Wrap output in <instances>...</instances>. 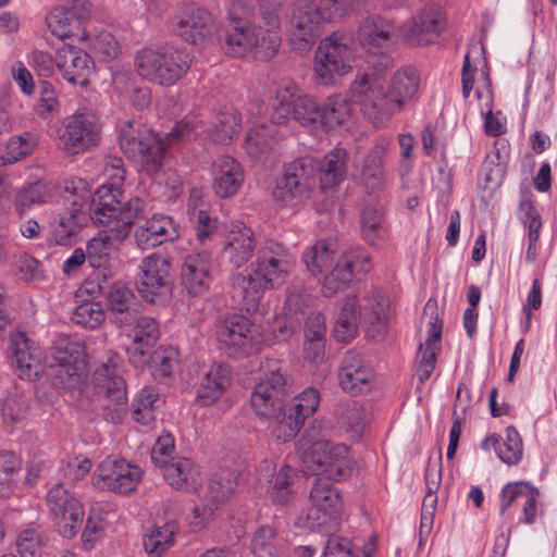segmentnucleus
I'll return each instance as SVG.
<instances>
[{"label": "nucleus", "instance_id": "25", "mask_svg": "<svg viewBox=\"0 0 557 557\" xmlns=\"http://www.w3.org/2000/svg\"><path fill=\"white\" fill-rule=\"evenodd\" d=\"M132 326V343L127 347L129 361L137 368L147 363V355L159 338V325L157 321L148 315L138 314L132 317V322L124 324V327Z\"/></svg>", "mask_w": 557, "mask_h": 557}, {"label": "nucleus", "instance_id": "42", "mask_svg": "<svg viewBox=\"0 0 557 557\" xmlns=\"http://www.w3.org/2000/svg\"><path fill=\"white\" fill-rule=\"evenodd\" d=\"M107 227V230L98 232L87 243V260L92 268H106L116 249V245L124 239L115 236L116 231L112 226Z\"/></svg>", "mask_w": 557, "mask_h": 557}, {"label": "nucleus", "instance_id": "26", "mask_svg": "<svg viewBox=\"0 0 557 557\" xmlns=\"http://www.w3.org/2000/svg\"><path fill=\"white\" fill-rule=\"evenodd\" d=\"M338 382L351 395L364 394L372 387L373 370L361 355L347 351L341 362Z\"/></svg>", "mask_w": 557, "mask_h": 557}, {"label": "nucleus", "instance_id": "52", "mask_svg": "<svg viewBox=\"0 0 557 557\" xmlns=\"http://www.w3.org/2000/svg\"><path fill=\"white\" fill-rule=\"evenodd\" d=\"M161 400L159 394L151 387L143 388L132 404L133 419L143 425L154 421Z\"/></svg>", "mask_w": 557, "mask_h": 557}, {"label": "nucleus", "instance_id": "61", "mask_svg": "<svg viewBox=\"0 0 557 557\" xmlns=\"http://www.w3.org/2000/svg\"><path fill=\"white\" fill-rule=\"evenodd\" d=\"M36 145L37 139L35 135L29 132H25L18 136H13L7 143L2 159L9 163L15 162L30 154Z\"/></svg>", "mask_w": 557, "mask_h": 557}, {"label": "nucleus", "instance_id": "13", "mask_svg": "<svg viewBox=\"0 0 557 557\" xmlns=\"http://www.w3.org/2000/svg\"><path fill=\"white\" fill-rule=\"evenodd\" d=\"M94 382L97 393L106 398L103 418L114 424L121 423L127 412V397L117 356L110 357L107 363L96 369Z\"/></svg>", "mask_w": 557, "mask_h": 557}, {"label": "nucleus", "instance_id": "22", "mask_svg": "<svg viewBox=\"0 0 557 557\" xmlns=\"http://www.w3.org/2000/svg\"><path fill=\"white\" fill-rule=\"evenodd\" d=\"M372 268L370 256L363 249H351L345 252L335 267L324 276L322 293L332 297L359 274L368 273Z\"/></svg>", "mask_w": 557, "mask_h": 557}, {"label": "nucleus", "instance_id": "24", "mask_svg": "<svg viewBox=\"0 0 557 557\" xmlns=\"http://www.w3.org/2000/svg\"><path fill=\"white\" fill-rule=\"evenodd\" d=\"M357 311L368 336L374 341L383 338L389 318L388 298L380 290H372L357 300Z\"/></svg>", "mask_w": 557, "mask_h": 557}, {"label": "nucleus", "instance_id": "7", "mask_svg": "<svg viewBox=\"0 0 557 557\" xmlns=\"http://www.w3.org/2000/svg\"><path fill=\"white\" fill-rule=\"evenodd\" d=\"M356 57L352 34L334 32L322 39L314 54V78L320 85L331 86L337 77L350 73Z\"/></svg>", "mask_w": 557, "mask_h": 557}, {"label": "nucleus", "instance_id": "27", "mask_svg": "<svg viewBox=\"0 0 557 557\" xmlns=\"http://www.w3.org/2000/svg\"><path fill=\"white\" fill-rule=\"evenodd\" d=\"M212 190L222 199L238 194L245 182L242 163L231 156H220L211 164Z\"/></svg>", "mask_w": 557, "mask_h": 557}, {"label": "nucleus", "instance_id": "35", "mask_svg": "<svg viewBox=\"0 0 557 557\" xmlns=\"http://www.w3.org/2000/svg\"><path fill=\"white\" fill-rule=\"evenodd\" d=\"M391 145L387 138L380 139L372 146L360 169L359 180L361 185L370 190H379L386 184V172L384 170V158Z\"/></svg>", "mask_w": 557, "mask_h": 557}, {"label": "nucleus", "instance_id": "28", "mask_svg": "<svg viewBox=\"0 0 557 557\" xmlns=\"http://www.w3.org/2000/svg\"><path fill=\"white\" fill-rule=\"evenodd\" d=\"M211 252L207 248L188 253L181 270L182 285L191 296L205 295L211 282Z\"/></svg>", "mask_w": 557, "mask_h": 557}, {"label": "nucleus", "instance_id": "19", "mask_svg": "<svg viewBox=\"0 0 557 557\" xmlns=\"http://www.w3.org/2000/svg\"><path fill=\"white\" fill-rule=\"evenodd\" d=\"M325 22L313 0H298L289 22V36L294 47L298 50L309 49L320 36Z\"/></svg>", "mask_w": 557, "mask_h": 557}, {"label": "nucleus", "instance_id": "48", "mask_svg": "<svg viewBox=\"0 0 557 557\" xmlns=\"http://www.w3.org/2000/svg\"><path fill=\"white\" fill-rule=\"evenodd\" d=\"M347 153L342 148H335L325 154L319 168V176L322 189L333 188L344 181L346 176Z\"/></svg>", "mask_w": 557, "mask_h": 557}, {"label": "nucleus", "instance_id": "45", "mask_svg": "<svg viewBox=\"0 0 557 557\" xmlns=\"http://www.w3.org/2000/svg\"><path fill=\"white\" fill-rule=\"evenodd\" d=\"M54 185L37 181L23 186L15 195L14 207L18 214H24L35 206L51 201L53 198Z\"/></svg>", "mask_w": 557, "mask_h": 557}, {"label": "nucleus", "instance_id": "5", "mask_svg": "<svg viewBox=\"0 0 557 557\" xmlns=\"http://www.w3.org/2000/svg\"><path fill=\"white\" fill-rule=\"evenodd\" d=\"M122 188L103 184L92 200L91 220L103 226H112L117 238H126L133 223L145 213V201L138 197L122 202Z\"/></svg>", "mask_w": 557, "mask_h": 557}, {"label": "nucleus", "instance_id": "17", "mask_svg": "<svg viewBox=\"0 0 557 557\" xmlns=\"http://www.w3.org/2000/svg\"><path fill=\"white\" fill-rule=\"evenodd\" d=\"M47 505L59 533L63 537H73L84 518V508L79 499L63 484H55L47 494Z\"/></svg>", "mask_w": 557, "mask_h": 557}, {"label": "nucleus", "instance_id": "62", "mask_svg": "<svg viewBox=\"0 0 557 557\" xmlns=\"http://www.w3.org/2000/svg\"><path fill=\"white\" fill-rule=\"evenodd\" d=\"M44 545L41 532L32 527L22 530L16 539V547L22 557H41Z\"/></svg>", "mask_w": 557, "mask_h": 557}, {"label": "nucleus", "instance_id": "46", "mask_svg": "<svg viewBox=\"0 0 557 557\" xmlns=\"http://www.w3.org/2000/svg\"><path fill=\"white\" fill-rule=\"evenodd\" d=\"M285 548V540L270 525L259 527L251 535L250 550L256 557H278Z\"/></svg>", "mask_w": 557, "mask_h": 557}, {"label": "nucleus", "instance_id": "30", "mask_svg": "<svg viewBox=\"0 0 557 557\" xmlns=\"http://www.w3.org/2000/svg\"><path fill=\"white\" fill-rule=\"evenodd\" d=\"M55 65L63 78L73 85L85 86L94 72V61L88 53L70 45L58 49Z\"/></svg>", "mask_w": 557, "mask_h": 557}, {"label": "nucleus", "instance_id": "50", "mask_svg": "<svg viewBox=\"0 0 557 557\" xmlns=\"http://www.w3.org/2000/svg\"><path fill=\"white\" fill-rule=\"evenodd\" d=\"M151 375L157 381L169 377L178 366V350L172 346H160L147 355V363Z\"/></svg>", "mask_w": 557, "mask_h": 557}, {"label": "nucleus", "instance_id": "54", "mask_svg": "<svg viewBox=\"0 0 557 557\" xmlns=\"http://www.w3.org/2000/svg\"><path fill=\"white\" fill-rule=\"evenodd\" d=\"M317 164L310 157H301L287 163L283 169V175L295 181L310 194L315 183Z\"/></svg>", "mask_w": 557, "mask_h": 557}, {"label": "nucleus", "instance_id": "59", "mask_svg": "<svg viewBox=\"0 0 557 557\" xmlns=\"http://www.w3.org/2000/svg\"><path fill=\"white\" fill-rule=\"evenodd\" d=\"M82 40H90L91 51L101 58L103 61L113 60L120 52L117 40L109 32H100L99 34L90 37L87 32L82 35Z\"/></svg>", "mask_w": 557, "mask_h": 557}, {"label": "nucleus", "instance_id": "49", "mask_svg": "<svg viewBox=\"0 0 557 557\" xmlns=\"http://www.w3.org/2000/svg\"><path fill=\"white\" fill-rule=\"evenodd\" d=\"M351 109L342 96H333L319 107L318 125L326 131L344 125L350 117Z\"/></svg>", "mask_w": 557, "mask_h": 557}, {"label": "nucleus", "instance_id": "58", "mask_svg": "<svg viewBox=\"0 0 557 557\" xmlns=\"http://www.w3.org/2000/svg\"><path fill=\"white\" fill-rule=\"evenodd\" d=\"M236 486L237 474L230 469H223L211 478L209 482V497L219 505L231 497Z\"/></svg>", "mask_w": 557, "mask_h": 557}, {"label": "nucleus", "instance_id": "34", "mask_svg": "<svg viewBox=\"0 0 557 557\" xmlns=\"http://www.w3.org/2000/svg\"><path fill=\"white\" fill-rule=\"evenodd\" d=\"M181 37L195 45H201L215 30L211 14L195 4L187 5L177 22Z\"/></svg>", "mask_w": 557, "mask_h": 557}, {"label": "nucleus", "instance_id": "47", "mask_svg": "<svg viewBox=\"0 0 557 557\" xmlns=\"http://www.w3.org/2000/svg\"><path fill=\"white\" fill-rule=\"evenodd\" d=\"M336 249V243L333 240H319L308 247L302 255L307 270L314 276L330 270L335 259Z\"/></svg>", "mask_w": 557, "mask_h": 557}, {"label": "nucleus", "instance_id": "1", "mask_svg": "<svg viewBox=\"0 0 557 557\" xmlns=\"http://www.w3.org/2000/svg\"><path fill=\"white\" fill-rule=\"evenodd\" d=\"M296 264L289 249L275 240H267L249 267L233 277L232 297L242 309L255 311L267 289L283 285Z\"/></svg>", "mask_w": 557, "mask_h": 557}, {"label": "nucleus", "instance_id": "64", "mask_svg": "<svg viewBox=\"0 0 557 557\" xmlns=\"http://www.w3.org/2000/svg\"><path fill=\"white\" fill-rule=\"evenodd\" d=\"M174 451V438L171 434L160 435L151 449L152 462L163 469L172 460Z\"/></svg>", "mask_w": 557, "mask_h": 557}, {"label": "nucleus", "instance_id": "37", "mask_svg": "<svg viewBox=\"0 0 557 557\" xmlns=\"http://www.w3.org/2000/svg\"><path fill=\"white\" fill-rule=\"evenodd\" d=\"M442 331V321L437 317H431L428 337L424 344H420L418 351L417 376L420 383L426 382L435 369Z\"/></svg>", "mask_w": 557, "mask_h": 557}, {"label": "nucleus", "instance_id": "40", "mask_svg": "<svg viewBox=\"0 0 557 557\" xmlns=\"http://www.w3.org/2000/svg\"><path fill=\"white\" fill-rule=\"evenodd\" d=\"M178 532L180 525L174 519L156 523L143 537L145 552L149 557H162L174 545Z\"/></svg>", "mask_w": 557, "mask_h": 557}, {"label": "nucleus", "instance_id": "3", "mask_svg": "<svg viewBox=\"0 0 557 557\" xmlns=\"http://www.w3.org/2000/svg\"><path fill=\"white\" fill-rule=\"evenodd\" d=\"M331 428L324 421L315 420L297 443V454L311 473H323L329 479H347L355 461L344 444L327 441Z\"/></svg>", "mask_w": 557, "mask_h": 557}, {"label": "nucleus", "instance_id": "51", "mask_svg": "<svg viewBox=\"0 0 557 557\" xmlns=\"http://www.w3.org/2000/svg\"><path fill=\"white\" fill-rule=\"evenodd\" d=\"M311 194L304 187L299 186L295 181L289 180L285 175H281L275 183L273 189V198L280 205L286 208L296 209L306 203Z\"/></svg>", "mask_w": 557, "mask_h": 557}, {"label": "nucleus", "instance_id": "14", "mask_svg": "<svg viewBox=\"0 0 557 557\" xmlns=\"http://www.w3.org/2000/svg\"><path fill=\"white\" fill-rule=\"evenodd\" d=\"M219 348L232 358H243L258 350L261 335L256 325L244 315L233 314L215 325Z\"/></svg>", "mask_w": 557, "mask_h": 557}, {"label": "nucleus", "instance_id": "4", "mask_svg": "<svg viewBox=\"0 0 557 557\" xmlns=\"http://www.w3.org/2000/svg\"><path fill=\"white\" fill-rule=\"evenodd\" d=\"M281 5L261 8V20L256 25L236 23L227 30L225 50L236 58L253 55L257 59L273 58L281 45Z\"/></svg>", "mask_w": 557, "mask_h": 557}, {"label": "nucleus", "instance_id": "8", "mask_svg": "<svg viewBox=\"0 0 557 557\" xmlns=\"http://www.w3.org/2000/svg\"><path fill=\"white\" fill-rule=\"evenodd\" d=\"M89 191L83 180L65 183L62 195V210L55 214L49 226V242L59 246H67L87 223L86 206Z\"/></svg>", "mask_w": 557, "mask_h": 557}, {"label": "nucleus", "instance_id": "55", "mask_svg": "<svg viewBox=\"0 0 557 557\" xmlns=\"http://www.w3.org/2000/svg\"><path fill=\"white\" fill-rule=\"evenodd\" d=\"M383 207L379 203H367L361 212V231L370 245H377L384 237L382 224Z\"/></svg>", "mask_w": 557, "mask_h": 557}, {"label": "nucleus", "instance_id": "56", "mask_svg": "<svg viewBox=\"0 0 557 557\" xmlns=\"http://www.w3.org/2000/svg\"><path fill=\"white\" fill-rule=\"evenodd\" d=\"M22 469L21 458L12 451H0V497L12 494Z\"/></svg>", "mask_w": 557, "mask_h": 557}, {"label": "nucleus", "instance_id": "60", "mask_svg": "<svg viewBox=\"0 0 557 557\" xmlns=\"http://www.w3.org/2000/svg\"><path fill=\"white\" fill-rule=\"evenodd\" d=\"M106 320V312L100 302L85 301L78 305L73 314L72 321L75 324L88 329H96Z\"/></svg>", "mask_w": 557, "mask_h": 557}, {"label": "nucleus", "instance_id": "43", "mask_svg": "<svg viewBox=\"0 0 557 557\" xmlns=\"http://www.w3.org/2000/svg\"><path fill=\"white\" fill-rule=\"evenodd\" d=\"M360 317L357 311L356 296H346L338 304V314L334 324V337L338 342L351 341L358 331Z\"/></svg>", "mask_w": 557, "mask_h": 557}, {"label": "nucleus", "instance_id": "10", "mask_svg": "<svg viewBox=\"0 0 557 557\" xmlns=\"http://www.w3.org/2000/svg\"><path fill=\"white\" fill-rule=\"evenodd\" d=\"M120 147L125 156L138 162L147 174L162 169L164 145L154 132L136 121H126L120 129Z\"/></svg>", "mask_w": 557, "mask_h": 557}, {"label": "nucleus", "instance_id": "63", "mask_svg": "<svg viewBox=\"0 0 557 557\" xmlns=\"http://www.w3.org/2000/svg\"><path fill=\"white\" fill-rule=\"evenodd\" d=\"M28 409L27 399L18 393L8 395L2 401L4 422H18L25 419Z\"/></svg>", "mask_w": 557, "mask_h": 557}, {"label": "nucleus", "instance_id": "39", "mask_svg": "<svg viewBox=\"0 0 557 557\" xmlns=\"http://www.w3.org/2000/svg\"><path fill=\"white\" fill-rule=\"evenodd\" d=\"M107 302L114 323L120 327L132 322V317L137 313L136 297L123 282L119 281L111 285L107 294Z\"/></svg>", "mask_w": 557, "mask_h": 557}, {"label": "nucleus", "instance_id": "21", "mask_svg": "<svg viewBox=\"0 0 557 557\" xmlns=\"http://www.w3.org/2000/svg\"><path fill=\"white\" fill-rule=\"evenodd\" d=\"M319 401V392L312 387L306 388L296 396L293 405L285 406L283 413L278 416V425L272 428V433L276 440L287 442L294 438L306 418L317 410Z\"/></svg>", "mask_w": 557, "mask_h": 557}, {"label": "nucleus", "instance_id": "6", "mask_svg": "<svg viewBox=\"0 0 557 557\" xmlns=\"http://www.w3.org/2000/svg\"><path fill=\"white\" fill-rule=\"evenodd\" d=\"M193 59L186 51L165 46H148L135 58L140 77L160 86L175 85L189 70Z\"/></svg>", "mask_w": 557, "mask_h": 557}, {"label": "nucleus", "instance_id": "44", "mask_svg": "<svg viewBox=\"0 0 557 557\" xmlns=\"http://www.w3.org/2000/svg\"><path fill=\"white\" fill-rule=\"evenodd\" d=\"M275 141V126L260 124L249 129L245 139V149L250 158L264 161L272 152Z\"/></svg>", "mask_w": 557, "mask_h": 557}, {"label": "nucleus", "instance_id": "18", "mask_svg": "<svg viewBox=\"0 0 557 557\" xmlns=\"http://www.w3.org/2000/svg\"><path fill=\"white\" fill-rule=\"evenodd\" d=\"M143 470L125 459L108 457L97 468L94 484L102 490L128 494L136 490Z\"/></svg>", "mask_w": 557, "mask_h": 557}, {"label": "nucleus", "instance_id": "2", "mask_svg": "<svg viewBox=\"0 0 557 557\" xmlns=\"http://www.w3.org/2000/svg\"><path fill=\"white\" fill-rule=\"evenodd\" d=\"M420 85L418 72L403 67L393 73L387 85L373 84L369 76L358 77L351 85L352 95L360 97L364 114L382 123L416 101Z\"/></svg>", "mask_w": 557, "mask_h": 557}, {"label": "nucleus", "instance_id": "20", "mask_svg": "<svg viewBox=\"0 0 557 557\" xmlns=\"http://www.w3.org/2000/svg\"><path fill=\"white\" fill-rule=\"evenodd\" d=\"M445 27V16L434 4L426 5L406 21L399 28L405 42L410 46H424L433 42Z\"/></svg>", "mask_w": 557, "mask_h": 557}, {"label": "nucleus", "instance_id": "23", "mask_svg": "<svg viewBox=\"0 0 557 557\" xmlns=\"http://www.w3.org/2000/svg\"><path fill=\"white\" fill-rule=\"evenodd\" d=\"M170 270V260L159 253H151L140 261L137 272V290L145 300L154 302L157 296L169 290Z\"/></svg>", "mask_w": 557, "mask_h": 557}, {"label": "nucleus", "instance_id": "12", "mask_svg": "<svg viewBox=\"0 0 557 557\" xmlns=\"http://www.w3.org/2000/svg\"><path fill=\"white\" fill-rule=\"evenodd\" d=\"M49 368L57 387L62 389L77 387L87 374L84 344L65 337L58 339L50 348Z\"/></svg>", "mask_w": 557, "mask_h": 557}, {"label": "nucleus", "instance_id": "31", "mask_svg": "<svg viewBox=\"0 0 557 557\" xmlns=\"http://www.w3.org/2000/svg\"><path fill=\"white\" fill-rule=\"evenodd\" d=\"M256 249L253 231L244 223L232 224L222 247V257L235 268L247 263Z\"/></svg>", "mask_w": 557, "mask_h": 557}, {"label": "nucleus", "instance_id": "15", "mask_svg": "<svg viewBox=\"0 0 557 557\" xmlns=\"http://www.w3.org/2000/svg\"><path fill=\"white\" fill-rule=\"evenodd\" d=\"M307 515L308 528L321 532L336 530L343 507L341 493L327 479L318 478L312 484Z\"/></svg>", "mask_w": 557, "mask_h": 557}, {"label": "nucleus", "instance_id": "41", "mask_svg": "<svg viewBox=\"0 0 557 557\" xmlns=\"http://www.w3.org/2000/svg\"><path fill=\"white\" fill-rule=\"evenodd\" d=\"M231 383V371L227 366L212 364L203 374L198 387L197 397L203 405L216 401Z\"/></svg>", "mask_w": 557, "mask_h": 557}, {"label": "nucleus", "instance_id": "16", "mask_svg": "<svg viewBox=\"0 0 557 557\" xmlns=\"http://www.w3.org/2000/svg\"><path fill=\"white\" fill-rule=\"evenodd\" d=\"M99 116L91 111H78L67 116L59 132V147L66 154H79L100 141Z\"/></svg>", "mask_w": 557, "mask_h": 557}, {"label": "nucleus", "instance_id": "11", "mask_svg": "<svg viewBox=\"0 0 557 557\" xmlns=\"http://www.w3.org/2000/svg\"><path fill=\"white\" fill-rule=\"evenodd\" d=\"M319 107L313 97L301 92L298 84L290 79H282L277 84L272 103V122L283 124L294 119L302 126L315 128Z\"/></svg>", "mask_w": 557, "mask_h": 557}, {"label": "nucleus", "instance_id": "53", "mask_svg": "<svg viewBox=\"0 0 557 557\" xmlns=\"http://www.w3.org/2000/svg\"><path fill=\"white\" fill-rule=\"evenodd\" d=\"M337 423L351 437H360L367 424V414L363 406L356 400L344 404L338 410Z\"/></svg>", "mask_w": 557, "mask_h": 557}, {"label": "nucleus", "instance_id": "57", "mask_svg": "<svg viewBox=\"0 0 557 557\" xmlns=\"http://www.w3.org/2000/svg\"><path fill=\"white\" fill-rule=\"evenodd\" d=\"M240 127L242 119L239 114L231 109L218 115L210 136L215 143L227 144L239 134Z\"/></svg>", "mask_w": 557, "mask_h": 557}, {"label": "nucleus", "instance_id": "33", "mask_svg": "<svg viewBox=\"0 0 557 557\" xmlns=\"http://www.w3.org/2000/svg\"><path fill=\"white\" fill-rule=\"evenodd\" d=\"M362 45L372 53L384 54L398 42V32L393 21L372 16L360 29Z\"/></svg>", "mask_w": 557, "mask_h": 557}, {"label": "nucleus", "instance_id": "29", "mask_svg": "<svg viewBox=\"0 0 557 557\" xmlns=\"http://www.w3.org/2000/svg\"><path fill=\"white\" fill-rule=\"evenodd\" d=\"M180 236L178 224L169 215L153 214L134 232L136 246L141 250L153 249Z\"/></svg>", "mask_w": 557, "mask_h": 557}, {"label": "nucleus", "instance_id": "9", "mask_svg": "<svg viewBox=\"0 0 557 557\" xmlns=\"http://www.w3.org/2000/svg\"><path fill=\"white\" fill-rule=\"evenodd\" d=\"M260 372L262 377L250 395V405L258 416L273 419L278 425V416L285 408L286 367L278 359L269 358L261 363Z\"/></svg>", "mask_w": 557, "mask_h": 557}, {"label": "nucleus", "instance_id": "32", "mask_svg": "<svg viewBox=\"0 0 557 557\" xmlns=\"http://www.w3.org/2000/svg\"><path fill=\"white\" fill-rule=\"evenodd\" d=\"M12 352L20 377L33 380L44 372L47 358L41 348L24 333L12 337Z\"/></svg>", "mask_w": 557, "mask_h": 557}, {"label": "nucleus", "instance_id": "36", "mask_svg": "<svg viewBox=\"0 0 557 557\" xmlns=\"http://www.w3.org/2000/svg\"><path fill=\"white\" fill-rule=\"evenodd\" d=\"M162 474L169 485L183 492L197 491L203 482L200 468L189 458L172 460L162 469Z\"/></svg>", "mask_w": 557, "mask_h": 557}, {"label": "nucleus", "instance_id": "38", "mask_svg": "<svg viewBox=\"0 0 557 557\" xmlns=\"http://www.w3.org/2000/svg\"><path fill=\"white\" fill-rule=\"evenodd\" d=\"M481 448L486 451L494 449L497 457L508 466L519 463L523 455L521 436L512 426L506 429L505 437L496 433L486 436L481 443Z\"/></svg>", "mask_w": 557, "mask_h": 557}]
</instances>
